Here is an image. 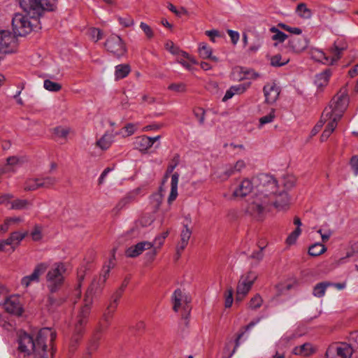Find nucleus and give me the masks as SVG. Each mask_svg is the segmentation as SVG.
Segmentation results:
<instances>
[{
    "instance_id": "1",
    "label": "nucleus",
    "mask_w": 358,
    "mask_h": 358,
    "mask_svg": "<svg viewBox=\"0 0 358 358\" xmlns=\"http://www.w3.org/2000/svg\"><path fill=\"white\" fill-rule=\"evenodd\" d=\"M259 181L257 192L246 208L247 213L257 219L262 217L270 206L271 197H275L278 192V182L273 176L262 174Z\"/></svg>"
},
{
    "instance_id": "2",
    "label": "nucleus",
    "mask_w": 358,
    "mask_h": 358,
    "mask_svg": "<svg viewBox=\"0 0 358 358\" xmlns=\"http://www.w3.org/2000/svg\"><path fill=\"white\" fill-rule=\"evenodd\" d=\"M56 338V333L50 328H43L37 334L34 340L26 332L20 331L18 338V350L24 356L33 353L38 358H52V353L47 350L46 342L50 343Z\"/></svg>"
},
{
    "instance_id": "3",
    "label": "nucleus",
    "mask_w": 358,
    "mask_h": 358,
    "mask_svg": "<svg viewBox=\"0 0 358 358\" xmlns=\"http://www.w3.org/2000/svg\"><path fill=\"white\" fill-rule=\"evenodd\" d=\"M27 15L17 13L12 20V26L14 34L18 36H24L35 30L40 29L38 18L43 12L34 15L28 10H24Z\"/></svg>"
},
{
    "instance_id": "4",
    "label": "nucleus",
    "mask_w": 358,
    "mask_h": 358,
    "mask_svg": "<svg viewBox=\"0 0 358 358\" xmlns=\"http://www.w3.org/2000/svg\"><path fill=\"white\" fill-rule=\"evenodd\" d=\"M349 103V97L346 89H343L336 94L330 102L329 107L324 108L321 122H327L333 115L342 117Z\"/></svg>"
},
{
    "instance_id": "5",
    "label": "nucleus",
    "mask_w": 358,
    "mask_h": 358,
    "mask_svg": "<svg viewBox=\"0 0 358 358\" xmlns=\"http://www.w3.org/2000/svg\"><path fill=\"white\" fill-rule=\"evenodd\" d=\"M118 302L119 301H115V299H110L106 310L103 315L102 321L99 323L94 330V333L90 341L89 350L94 351L98 348L99 342L101 340V334L110 326V320H112L113 314L118 306Z\"/></svg>"
},
{
    "instance_id": "6",
    "label": "nucleus",
    "mask_w": 358,
    "mask_h": 358,
    "mask_svg": "<svg viewBox=\"0 0 358 358\" xmlns=\"http://www.w3.org/2000/svg\"><path fill=\"white\" fill-rule=\"evenodd\" d=\"M92 299L88 296L84 300V305L78 310L75 319L74 332L71 338L72 343H78L85 332L91 312Z\"/></svg>"
},
{
    "instance_id": "7",
    "label": "nucleus",
    "mask_w": 358,
    "mask_h": 358,
    "mask_svg": "<svg viewBox=\"0 0 358 358\" xmlns=\"http://www.w3.org/2000/svg\"><path fill=\"white\" fill-rule=\"evenodd\" d=\"M66 271V266L62 262L55 263L48 270L45 279L50 292L55 294L61 289L64 282V274Z\"/></svg>"
},
{
    "instance_id": "8",
    "label": "nucleus",
    "mask_w": 358,
    "mask_h": 358,
    "mask_svg": "<svg viewBox=\"0 0 358 358\" xmlns=\"http://www.w3.org/2000/svg\"><path fill=\"white\" fill-rule=\"evenodd\" d=\"M348 48L347 43L343 39L336 40L329 49V56H327L322 51H317V59L324 64H334L341 59L343 52Z\"/></svg>"
},
{
    "instance_id": "9",
    "label": "nucleus",
    "mask_w": 358,
    "mask_h": 358,
    "mask_svg": "<svg viewBox=\"0 0 358 358\" xmlns=\"http://www.w3.org/2000/svg\"><path fill=\"white\" fill-rule=\"evenodd\" d=\"M23 10H28L34 15L39 12L52 11L56 7V0H20Z\"/></svg>"
},
{
    "instance_id": "10",
    "label": "nucleus",
    "mask_w": 358,
    "mask_h": 358,
    "mask_svg": "<svg viewBox=\"0 0 358 358\" xmlns=\"http://www.w3.org/2000/svg\"><path fill=\"white\" fill-rule=\"evenodd\" d=\"M257 278V273L253 271H250L241 276L236 287V301H242L244 299Z\"/></svg>"
},
{
    "instance_id": "11",
    "label": "nucleus",
    "mask_w": 358,
    "mask_h": 358,
    "mask_svg": "<svg viewBox=\"0 0 358 358\" xmlns=\"http://www.w3.org/2000/svg\"><path fill=\"white\" fill-rule=\"evenodd\" d=\"M18 47L17 36L10 31H0V48L3 55L14 53Z\"/></svg>"
},
{
    "instance_id": "12",
    "label": "nucleus",
    "mask_w": 358,
    "mask_h": 358,
    "mask_svg": "<svg viewBox=\"0 0 358 358\" xmlns=\"http://www.w3.org/2000/svg\"><path fill=\"white\" fill-rule=\"evenodd\" d=\"M353 349L346 343H333L329 346L326 351V358H350Z\"/></svg>"
},
{
    "instance_id": "13",
    "label": "nucleus",
    "mask_w": 358,
    "mask_h": 358,
    "mask_svg": "<svg viewBox=\"0 0 358 358\" xmlns=\"http://www.w3.org/2000/svg\"><path fill=\"white\" fill-rule=\"evenodd\" d=\"M105 47L108 52L117 57L124 55L127 52L122 38L116 34H112L107 38Z\"/></svg>"
},
{
    "instance_id": "14",
    "label": "nucleus",
    "mask_w": 358,
    "mask_h": 358,
    "mask_svg": "<svg viewBox=\"0 0 358 358\" xmlns=\"http://www.w3.org/2000/svg\"><path fill=\"white\" fill-rule=\"evenodd\" d=\"M48 266V264L45 262L38 264L30 275H26L22 278L21 285L24 287H28L34 282H38L41 275L46 271Z\"/></svg>"
},
{
    "instance_id": "15",
    "label": "nucleus",
    "mask_w": 358,
    "mask_h": 358,
    "mask_svg": "<svg viewBox=\"0 0 358 358\" xmlns=\"http://www.w3.org/2000/svg\"><path fill=\"white\" fill-rule=\"evenodd\" d=\"M172 302L173 310L178 312L180 308L188 309L191 298L184 291L177 289L172 295Z\"/></svg>"
},
{
    "instance_id": "16",
    "label": "nucleus",
    "mask_w": 358,
    "mask_h": 358,
    "mask_svg": "<svg viewBox=\"0 0 358 358\" xmlns=\"http://www.w3.org/2000/svg\"><path fill=\"white\" fill-rule=\"evenodd\" d=\"M191 222L192 220L190 216H185L182 222V229L181 230L180 234V241L177 244V246H178V250H185L188 245L189 241L192 234V230L189 227Z\"/></svg>"
},
{
    "instance_id": "17",
    "label": "nucleus",
    "mask_w": 358,
    "mask_h": 358,
    "mask_svg": "<svg viewBox=\"0 0 358 358\" xmlns=\"http://www.w3.org/2000/svg\"><path fill=\"white\" fill-rule=\"evenodd\" d=\"M2 304H3L5 310L10 314L20 316L23 312L22 305L19 296L13 295L8 298L6 297Z\"/></svg>"
},
{
    "instance_id": "18",
    "label": "nucleus",
    "mask_w": 358,
    "mask_h": 358,
    "mask_svg": "<svg viewBox=\"0 0 358 358\" xmlns=\"http://www.w3.org/2000/svg\"><path fill=\"white\" fill-rule=\"evenodd\" d=\"M253 187L252 180L245 178L232 189V196L235 198H243L252 192Z\"/></svg>"
},
{
    "instance_id": "19",
    "label": "nucleus",
    "mask_w": 358,
    "mask_h": 358,
    "mask_svg": "<svg viewBox=\"0 0 358 358\" xmlns=\"http://www.w3.org/2000/svg\"><path fill=\"white\" fill-rule=\"evenodd\" d=\"M308 46V41L303 36H291L288 38L287 48L294 53H300Z\"/></svg>"
},
{
    "instance_id": "20",
    "label": "nucleus",
    "mask_w": 358,
    "mask_h": 358,
    "mask_svg": "<svg viewBox=\"0 0 358 358\" xmlns=\"http://www.w3.org/2000/svg\"><path fill=\"white\" fill-rule=\"evenodd\" d=\"M271 205H273L278 210H287L289 205L287 193L283 190L276 193L275 197H271Z\"/></svg>"
},
{
    "instance_id": "21",
    "label": "nucleus",
    "mask_w": 358,
    "mask_h": 358,
    "mask_svg": "<svg viewBox=\"0 0 358 358\" xmlns=\"http://www.w3.org/2000/svg\"><path fill=\"white\" fill-rule=\"evenodd\" d=\"M153 247L152 242L142 241L128 248L125 251L127 257L135 258L141 255L145 250Z\"/></svg>"
},
{
    "instance_id": "22",
    "label": "nucleus",
    "mask_w": 358,
    "mask_h": 358,
    "mask_svg": "<svg viewBox=\"0 0 358 358\" xmlns=\"http://www.w3.org/2000/svg\"><path fill=\"white\" fill-rule=\"evenodd\" d=\"M263 91L266 102L268 103L275 102L280 94L279 87L274 83L265 85Z\"/></svg>"
},
{
    "instance_id": "23",
    "label": "nucleus",
    "mask_w": 358,
    "mask_h": 358,
    "mask_svg": "<svg viewBox=\"0 0 358 358\" xmlns=\"http://www.w3.org/2000/svg\"><path fill=\"white\" fill-rule=\"evenodd\" d=\"M138 190L130 192L122 198L113 209V213L117 215L122 210L126 208L131 203L136 201Z\"/></svg>"
},
{
    "instance_id": "24",
    "label": "nucleus",
    "mask_w": 358,
    "mask_h": 358,
    "mask_svg": "<svg viewBox=\"0 0 358 358\" xmlns=\"http://www.w3.org/2000/svg\"><path fill=\"white\" fill-rule=\"evenodd\" d=\"M27 235V232L22 233L20 231H15L13 232L6 240L2 241V242L5 247L6 245H10V248L7 250V251L13 252L15 249V246L19 245V243Z\"/></svg>"
},
{
    "instance_id": "25",
    "label": "nucleus",
    "mask_w": 358,
    "mask_h": 358,
    "mask_svg": "<svg viewBox=\"0 0 358 358\" xmlns=\"http://www.w3.org/2000/svg\"><path fill=\"white\" fill-rule=\"evenodd\" d=\"M104 284H102L101 282H100L97 278H94L92 283L87 288L86 293L85 294L84 300L87 299V296L88 295L89 297L92 299V303H93V297L96 294H99L101 292Z\"/></svg>"
},
{
    "instance_id": "26",
    "label": "nucleus",
    "mask_w": 358,
    "mask_h": 358,
    "mask_svg": "<svg viewBox=\"0 0 358 358\" xmlns=\"http://www.w3.org/2000/svg\"><path fill=\"white\" fill-rule=\"evenodd\" d=\"M134 148L141 152H145L152 147L150 137L147 136H140L135 138L134 142Z\"/></svg>"
},
{
    "instance_id": "27",
    "label": "nucleus",
    "mask_w": 358,
    "mask_h": 358,
    "mask_svg": "<svg viewBox=\"0 0 358 358\" xmlns=\"http://www.w3.org/2000/svg\"><path fill=\"white\" fill-rule=\"evenodd\" d=\"M313 345L310 343H306L299 346H296L293 349V353L296 355L302 357H309L315 352Z\"/></svg>"
},
{
    "instance_id": "28",
    "label": "nucleus",
    "mask_w": 358,
    "mask_h": 358,
    "mask_svg": "<svg viewBox=\"0 0 358 358\" xmlns=\"http://www.w3.org/2000/svg\"><path fill=\"white\" fill-rule=\"evenodd\" d=\"M10 204L9 209L10 210H26L32 206V202L27 199H16L8 201Z\"/></svg>"
},
{
    "instance_id": "29",
    "label": "nucleus",
    "mask_w": 358,
    "mask_h": 358,
    "mask_svg": "<svg viewBox=\"0 0 358 358\" xmlns=\"http://www.w3.org/2000/svg\"><path fill=\"white\" fill-rule=\"evenodd\" d=\"M114 137L115 135L112 133L106 132L103 136L96 141V145L101 150H106L110 147Z\"/></svg>"
},
{
    "instance_id": "30",
    "label": "nucleus",
    "mask_w": 358,
    "mask_h": 358,
    "mask_svg": "<svg viewBox=\"0 0 358 358\" xmlns=\"http://www.w3.org/2000/svg\"><path fill=\"white\" fill-rule=\"evenodd\" d=\"M199 56L203 59H210L212 61L217 62L218 59L212 55V49L205 43H201L199 46Z\"/></svg>"
},
{
    "instance_id": "31",
    "label": "nucleus",
    "mask_w": 358,
    "mask_h": 358,
    "mask_svg": "<svg viewBox=\"0 0 358 358\" xmlns=\"http://www.w3.org/2000/svg\"><path fill=\"white\" fill-rule=\"evenodd\" d=\"M165 48H166V50L169 51L173 55H178L180 52H181L182 55L185 58L188 59L193 64H196V61L193 58L189 57V55L187 52L180 51L179 48L176 46L175 44L173 43V42L171 41H168L166 42V43H165Z\"/></svg>"
},
{
    "instance_id": "32",
    "label": "nucleus",
    "mask_w": 358,
    "mask_h": 358,
    "mask_svg": "<svg viewBox=\"0 0 358 358\" xmlns=\"http://www.w3.org/2000/svg\"><path fill=\"white\" fill-rule=\"evenodd\" d=\"M131 71L129 64H119L115 66V80H120L127 77Z\"/></svg>"
},
{
    "instance_id": "33",
    "label": "nucleus",
    "mask_w": 358,
    "mask_h": 358,
    "mask_svg": "<svg viewBox=\"0 0 358 358\" xmlns=\"http://www.w3.org/2000/svg\"><path fill=\"white\" fill-rule=\"evenodd\" d=\"M332 283L329 282H321L315 285L313 290V294L318 298L323 296L328 287L331 286Z\"/></svg>"
},
{
    "instance_id": "34",
    "label": "nucleus",
    "mask_w": 358,
    "mask_h": 358,
    "mask_svg": "<svg viewBox=\"0 0 358 358\" xmlns=\"http://www.w3.org/2000/svg\"><path fill=\"white\" fill-rule=\"evenodd\" d=\"M296 13L300 17L303 19H310L313 15L311 10L307 7L305 3H300L297 5Z\"/></svg>"
},
{
    "instance_id": "35",
    "label": "nucleus",
    "mask_w": 358,
    "mask_h": 358,
    "mask_svg": "<svg viewBox=\"0 0 358 358\" xmlns=\"http://www.w3.org/2000/svg\"><path fill=\"white\" fill-rule=\"evenodd\" d=\"M259 321V319H258L256 322H254V321L250 322L248 325H246L244 327L245 330L241 331V332H240L238 334L237 338H236V341H235L234 348L233 351L230 353V355L228 356L227 358H231L232 357V355L235 353L236 349L240 345V340L243 336L245 332L246 331H248L249 329H250L252 327H253Z\"/></svg>"
},
{
    "instance_id": "36",
    "label": "nucleus",
    "mask_w": 358,
    "mask_h": 358,
    "mask_svg": "<svg viewBox=\"0 0 358 358\" xmlns=\"http://www.w3.org/2000/svg\"><path fill=\"white\" fill-rule=\"evenodd\" d=\"M41 187L40 178L27 179L24 184V189L25 191H34Z\"/></svg>"
},
{
    "instance_id": "37",
    "label": "nucleus",
    "mask_w": 358,
    "mask_h": 358,
    "mask_svg": "<svg viewBox=\"0 0 358 358\" xmlns=\"http://www.w3.org/2000/svg\"><path fill=\"white\" fill-rule=\"evenodd\" d=\"M331 75V72L329 69H327L321 73L316 76L315 83L318 86L326 85L329 81V79Z\"/></svg>"
},
{
    "instance_id": "38",
    "label": "nucleus",
    "mask_w": 358,
    "mask_h": 358,
    "mask_svg": "<svg viewBox=\"0 0 358 358\" xmlns=\"http://www.w3.org/2000/svg\"><path fill=\"white\" fill-rule=\"evenodd\" d=\"M270 32L273 33L272 40L278 41V43H283L287 38H289V36L280 31L275 27H272L269 29Z\"/></svg>"
},
{
    "instance_id": "39",
    "label": "nucleus",
    "mask_w": 358,
    "mask_h": 358,
    "mask_svg": "<svg viewBox=\"0 0 358 358\" xmlns=\"http://www.w3.org/2000/svg\"><path fill=\"white\" fill-rule=\"evenodd\" d=\"M326 247L322 243H315L308 249V254L310 256L316 257L322 255L326 251Z\"/></svg>"
},
{
    "instance_id": "40",
    "label": "nucleus",
    "mask_w": 358,
    "mask_h": 358,
    "mask_svg": "<svg viewBox=\"0 0 358 358\" xmlns=\"http://www.w3.org/2000/svg\"><path fill=\"white\" fill-rule=\"evenodd\" d=\"M263 303V299L259 294H256L250 300L248 303V308L256 310L259 308Z\"/></svg>"
},
{
    "instance_id": "41",
    "label": "nucleus",
    "mask_w": 358,
    "mask_h": 358,
    "mask_svg": "<svg viewBox=\"0 0 358 358\" xmlns=\"http://www.w3.org/2000/svg\"><path fill=\"white\" fill-rule=\"evenodd\" d=\"M289 62L288 59H282L280 54L275 55L270 57V64L273 67H280L285 66Z\"/></svg>"
},
{
    "instance_id": "42",
    "label": "nucleus",
    "mask_w": 358,
    "mask_h": 358,
    "mask_svg": "<svg viewBox=\"0 0 358 358\" xmlns=\"http://www.w3.org/2000/svg\"><path fill=\"white\" fill-rule=\"evenodd\" d=\"M150 203L152 205L154 208V210L156 212L159 210L162 201H163V195L161 192H157L151 195L150 198Z\"/></svg>"
},
{
    "instance_id": "43",
    "label": "nucleus",
    "mask_w": 358,
    "mask_h": 358,
    "mask_svg": "<svg viewBox=\"0 0 358 358\" xmlns=\"http://www.w3.org/2000/svg\"><path fill=\"white\" fill-rule=\"evenodd\" d=\"M69 133V128L62 126L56 127L52 129V134L58 138L66 139Z\"/></svg>"
},
{
    "instance_id": "44",
    "label": "nucleus",
    "mask_w": 358,
    "mask_h": 358,
    "mask_svg": "<svg viewBox=\"0 0 358 358\" xmlns=\"http://www.w3.org/2000/svg\"><path fill=\"white\" fill-rule=\"evenodd\" d=\"M43 87L46 90L53 92H59L62 89L61 84L56 82H53L49 79L44 80Z\"/></svg>"
},
{
    "instance_id": "45",
    "label": "nucleus",
    "mask_w": 358,
    "mask_h": 358,
    "mask_svg": "<svg viewBox=\"0 0 358 358\" xmlns=\"http://www.w3.org/2000/svg\"><path fill=\"white\" fill-rule=\"evenodd\" d=\"M64 301L63 299L55 297L53 294L50 292L47 297L46 305L50 308H55L60 306Z\"/></svg>"
},
{
    "instance_id": "46",
    "label": "nucleus",
    "mask_w": 358,
    "mask_h": 358,
    "mask_svg": "<svg viewBox=\"0 0 358 358\" xmlns=\"http://www.w3.org/2000/svg\"><path fill=\"white\" fill-rule=\"evenodd\" d=\"M40 179L41 188H51L56 184L57 181L55 178L50 176H48Z\"/></svg>"
},
{
    "instance_id": "47",
    "label": "nucleus",
    "mask_w": 358,
    "mask_h": 358,
    "mask_svg": "<svg viewBox=\"0 0 358 358\" xmlns=\"http://www.w3.org/2000/svg\"><path fill=\"white\" fill-rule=\"evenodd\" d=\"M341 119V117H338V116L336 115H333L331 118L329 119L327 122H328L326 128L330 131H334L337 127L338 122Z\"/></svg>"
},
{
    "instance_id": "48",
    "label": "nucleus",
    "mask_w": 358,
    "mask_h": 358,
    "mask_svg": "<svg viewBox=\"0 0 358 358\" xmlns=\"http://www.w3.org/2000/svg\"><path fill=\"white\" fill-rule=\"evenodd\" d=\"M301 233V228L296 227L295 229V230L294 231H292L288 236V237L286 239V243L288 245H292V244L295 243V242L296 241V239L298 238V237L299 236Z\"/></svg>"
},
{
    "instance_id": "49",
    "label": "nucleus",
    "mask_w": 358,
    "mask_h": 358,
    "mask_svg": "<svg viewBox=\"0 0 358 358\" xmlns=\"http://www.w3.org/2000/svg\"><path fill=\"white\" fill-rule=\"evenodd\" d=\"M117 20L121 25L124 27H129L134 25V19L130 15H125L123 17H118Z\"/></svg>"
},
{
    "instance_id": "50",
    "label": "nucleus",
    "mask_w": 358,
    "mask_h": 358,
    "mask_svg": "<svg viewBox=\"0 0 358 358\" xmlns=\"http://www.w3.org/2000/svg\"><path fill=\"white\" fill-rule=\"evenodd\" d=\"M278 26L282 28V29L295 35L299 36L301 35V34L302 33V30L299 27H292L284 23H279Z\"/></svg>"
},
{
    "instance_id": "51",
    "label": "nucleus",
    "mask_w": 358,
    "mask_h": 358,
    "mask_svg": "<svg viewBox=\"0 0 358 358\" xmlns=\"http://www.w3.org/2000/svg\"><path fill=\"white\" fill-rule=\"evenodd\" d=\"M179 162L180 157L178 155H176L172 159L171 163L167 167L166 177H167L169 174L171 173L173 171L176 167L178 165Z\"/></svg>"
},
{
    "instance_id": "52",
    "label": "nucleus",
    "mask_w": 358,
    "mask_h": 358,
    "mask_svg": "<svg viewBox=\"0 0 358 358\" xmlns=\"http://www.w3.org/2000/svg\"><path fill=\"white\" fill-rule=\"evenodd\" d=\"M275 117V110L272 109L268 115L263 116L259 119L260 125L262 126L265 124L272 122Z\"/></svg>"
},
{
    "instance_id": "53",
    "label": "nucleus",
    "mask_w": 358,
    "mask_h": 358,
    "mask_svg": "<svg viewBox=\"0 0 358 358\" xmlns=\"http://www.w3.org/2000/svg\"><path fill=\"white\" fill-rule=\"evenodd\" d=\"M233 292L234 291L232 287H229L225 292L224 306L227 308H230L233 303Z\"/></svg>"
},
{
    "instance_id": "54",
    "label": "nucleus",
    "mask_w": 358,
    "mask_h": 358,
    "mask_svg": "<svg viewBox=\"0 0 358 358\" xmlns=\"http://www.w3.org/2000/svg\"><path fill=\"white\" fill-rule=\"evenodd\" d=\"M168 89L176 92H185L186 91V85L183 83H172Z\"/></svg>"
},
{
    "instance_id": "55",
    "label": "nucleus",
    "mask_w": 358,
    "mask_h": 358,
    "mask_svg": "<svg viewBox=\"0 0 358 358\" xmlns=\"http://www.w3.org/2000/svg\"><path fill=\"white\" fill-rule=\"evenodd\" d=\"M195 117L201 124H203L205 120V110L202 108H195L193 110Z\"/></svg>"
},
{
    "instance_id": "56",
    "label": "nucleus",
    "mask_w": 358,
    "mask_h": 358,
    "mask_svg": "<svg viewBox=\"0 0 358 358\" xmlns=\"http://www.w3.org/2000/svg\"><path fill=\"white\" fill-rule=\"evenodd\" d=\"M140 27L143 31L148 38L150 39L154 36V32L152 28L146 23L141 22Z\"/></svg>"
},
{
    "instance_id": "57",
    "label": "nucleus",
    "mask_w": 358,
    "mask_h": 358,
    "mask_svg": "<svg viewBox=\"0 0 358 358\" xmlns=\"http://www.w3.org/2000/svg\"><path fill=\"white\" fill-rule=\"evenodd\" d=\"M317 233H319L321 235L322 242L324 243L329 241V238L333 234L332 231L329 229H320L317 231Z\"/></svg>"
},
{
    "instance_id": "58",
    "label": "nucleus",
    "mask_w": 358,
    "mask_h": 358,
    "mask_svg": "<svg viewBox=\"0 0 358 358\" xmlns=\"http://www.w3.org/2000/svg\"><path fill=\"white\" fill-rule=\"evenodd\" d=\"M110 268H111L110 266H107L106 267H103L102 273L97 278V279L100 282H101L102 284H105L106 280L108 279Z\"/></svg>"
},
{
    "instance_id": "59",
    "label": "nucleus",
    "mask_w": 358,
    "mask_h": 358,
    "mask_svg": "<svg viewBox=\"0 0 358 358\" xmlns=\"http://www.w3.org/2000/svg\"><path fill=\"white\" fill-rule=\"evenodd\" d=\"M250 83L248 84H239L237 85L231 86V89L234 94H243L249 87Z\"/></svg>"
},
{
    "instance_id": "60",
    "label": "nucleus",
    "mask_w": 358,
    "mask_h": 358,
    "mask_svg": "<svg viewBox=\"0 0 358 358\" xmlns=\"http://www.w3.org/2000/svg\"><path fill=\"white\" fill-rule=\"evenodd\" d=\"M164 239H163V237L159 236V235L157 236L154 240V241L152 243L154 245H156L155 250H153V256H155L157 254V249H159L162 245L164 243Z\"/></svg>"
},
{
    "instance_id": "61",
    "label": "nucleus",
    "mask_w": 358,
    "mask_h": 358,
    "mask_svg": "<svg viewBox=\"0 0 358 358\" xmlns=\"http://www.w3.org/2000/svg\"><path fill=\"white\" fill-rule=\"evenodd\" d=\"M31 238L34 241H37L42 238L41 228L36 225L31 233Z\"/></svg>"
},
{
    "instance_id": "62",
    "label": "nucleus",
    "mask_w": 358,
    "mask_h": 358,
    "mask_svg": "<svg viewBox=\"0 0 358 358\" xmlns=\"http://www.w3.org/2000/svg\"><path fill=\"white\" fill-rule=\"evenodd\" d=\"M122 130H124L125 131V133L127 134V136H131L132 134H134V132L136 130V127L133 123H129V124H127L122 128Z\"/></svg>"
},
{
    "instance_id": "63",
    "label": "nucleus",
    "mask_w": 358,
    "mask_h": 358,
    "mask_svg": "<svg viewBox=\"0 0 358 358\" xmlns=\"http://www.w3.org/2000/svg\"><path fill=\"white\" fill-rule=\"evenodd\" d=\"M350 164L351 166L352 169L354 171V173L356 176L358 175V156L357 155H355V156L352 157L350 162Z\"/></svg>"
},
{
    "instance_id": "64",
    "label": "nucleus",
    "mask_w": 358,
    "mask_h": 358,
    "mask_svg": "<svg viewBox=\"0 0 358 358\" xmlns=\"http://www.w3.org/2000/svg\"><path fill=\"white\" fill-rule=\"evenodd\" d=\"M237 173L238 172V171L234 170V166L230 164L226 166L225 170L224 171V176H225L226 178H227Z\"/></svg>"
}]
</instances>
